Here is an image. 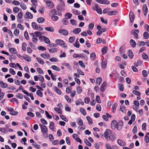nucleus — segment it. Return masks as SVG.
<instances>
[{
    "instance_id": "1",
    "label": "nucleus",
    "mask_w": 149,
    "mask_h": 149,
    "mask_svg": "<svg viewBox=\"0 0 149 149\" xmlns=\"http://www.w3.org/2000/svg\"><path fill=\"white\" fill-rule=\"evenodd\" d=\"M104 137L108 141L110 140L112 141H114L116 139V135L114 134H111V131L109 130H107L104 133Z\"/></svg>"
},
{
    "instance_id": "2",
    "label": "nucleus",
    "mask_w": 149,
    "mask_h": 149,
    "mask_svg": "<svg viewBox=\"0 0 149 149\" xmlns=\"http://www.w3.org/2000/svg\"><path fill=\"white\" fill-rule=\"evenodd\" d=\"M60 2L61 4H59L56 7L57 8V9L61 11H64L65 10V3L62 0H60Z\"/></svg>"
},
{
    "instance_id": "3",
    "label": "nucleus",
    "mask_w": 149,
    "mask_h": 149,
    "mask_svg": "<svg viewBox=\"0 0 149 149\" xmlns=\"http://www.w3.org/2000/svg\"><path fill=\"white\" fill-rule=\"evenodd\" d=\"M56 43L58 45L61 46L63 45L64 47L66 48L67 45H65L63 41L60 39H57L55 41Z\"/></svg>"
},
{
    "instance_id": "4",
    "label": "nucleus",
    "mask_w": 149,
    "mask_h": 149,
    "mask_svg": "<svg viewBox=\"0 0 149 149\" xmlns=\"http://www.w3.org/2000/svg\"><path fill=\"white\" fill-rule=\"evenodd\" d=\"M41 131L43 134H47L48 132L46 126L44 125H40Z\"/></svg>"
},
{
    "instance_id": "5",
    "label": "nucleus",
    "mask_w": 149,
    "mask_h": 149,
    "mask_svg": "<svg viewBox=\"0 0 149 149\" xmlns=\"http://www.w3.org/2000/svg\"><path fill=\"white\" fill-rule=\"evenodd\" d=\"M58 32L64 36L67 35L68 33V31L65 29H60L58 31Z\"/></svg>"
},
{
    "instance_id": "6",
    "label": "nucleus",
    "mask_w": 149,
    "mask_h": 149,
    "mask_svg": "<svg viewBox=\"0 0 149 149\" xmlns=\"http://www.w3.org/2000/svg\"><path fill=\"white\" fill-rule=\"evenodd\" d=\"M118 123L115 120H113L111 123V126L113 129H115Z\"/></svg>"
},
{
    "instance_id": "7",
    "label": "nucleus",
    "mask_w": 149,
    "mask_h": 149,
    "mask_svg": "<svg viewBox=\"0 0 149 149\" xmlns=\"http://www.w3.org/2000/svg\"><path fill=\"white\" fill-rule=\"evenodd\" d=\"M107 29L104 28H102L101 30H98L96 32V34L97 36H100L102 33L107 31Z\"/></svg>"
},
{
    "instance_id": "8",
    "label": "nucleus",
    "mask_w": 149,
    "mask_h": 149,
    "mask_svg": "<svg viewBox=\"0 0 149 149\" xmlns=\"http://www.w3.org/2000/svg\"><path fill=\"white\" fill-rule=\"evenodd\" d=\"M129 18L130 22H132L134 21V13L132 11H130V12Z\"/></svg>"
},
{
    "instance_id": "9",
    "label": "nucleus",
    "mask_w": 149,
    "mask_h": 149,
    "mask_svg": "<svg viewBox=\"0 0 149 149\" xmlns=\"http://www.w3.org/2000/svg\"><path fill=\"white\" fill-rule=\"evenodd\" d=\"M107 85V82L106 81H104L103 83L101 85V87L100 89L101 91L103 92L106 89V88Z\"/></svg>"
},
{
    "instance_id": "10",
    "label": "nucleus",
    "mask_w": 149,
    "mask_h": 149,
    "mask_svg": "<svg viewBox=\"0 0 149 149\" xmlns=\"http://www.w3.org/2000/svg\"><path fill=\"white\" fill-rule=\"evenodd\" d=\"M143 10L144 15L146 16L147 14L148 11L147 7L146 4H144L143 5Z\"/></svg>"
},
{
    "instance_id": "11",
    "label": "nucleus",
    "mask_w": 149,
    "mask_h": 149,
    "mask_svg": "<svg viewBox=\"0 0 149 149\" xmlns=\"http://www.w3.org/2000/svg\"><path fill=\"white\" fill-rule=\"evenodd\" d=\"M23 59L28 62H30L31 61V58L29 56L26 54L24 55Z\"/></svg>"
},
{
    "instance_id": "12",
    "label": "nucleus",
    "mask_w": 149,
    "mask_h": 149,
    "mask_svg": "<svg viewBox=\"0 0 149 149\" xmlns=\"http://www.w3.org/2000/svg\"><path fill=\"white\" fill-rule=\"evenodd\" d=\"M40 56L42 58L45 59H48L50 58V56L49 54H40Z\"/></svg>"
},
{
    "instance_id": "13",
    "label": "nucleus",
    "mask_w": 149,
    "mask_h": 149,
    "mask_svg": "<svg viewBox=\"0 0 149 149\" xmlns=\"http://www.w3.org/2000/svg\"><path fill=\"white\" fill-rule=\"evenodd\" d=\"M9 51L12 54H16L17 53V51L14 48H10L8 49Z\"/></svg>"
},
{
    "instance_id": "14",
    "label": "nucleus",
    "mask_w": 149,
    "mask_h": 149,
    "mask_svg": "<svg viewBox=\"0 0 149 149\" xmlns=\"http://www.w3.org/2000/svg\"><path fill=\"white\" fill-rule=\"evenodd\" d=\"M117 143L120 146H124L126 145V143L120 139L117 140Z\"/></svg>"
},
{
    "instance_id": "15",
    "label": "nucleus",
    "mask_w": 149,
    "mask_h": 149,
    "mask_svg": "<svg viewBox=\"0 0 149 149\" xmlns=\"http://www.w3.org/2000/svg\"><path fill=\"white\" fill-rule=\"evenodd\" d=\"M131 46L133 48L135 47L136 46V42L132 39H131L130 41Z\"/></svg>"
},
{
    "instance_id": "16",
    "label": "nucleus",
    "mask_w": 149,
    "mask_h": 149,
    "mask_svg": "<svg viewBox=\"0 0 149 149\" xmlns=\"http://www.w3.org/2000/svg\"><path fill=\"white\" fill-rule=\"evenodd\" d=\"M53 89L57 94L60 95L62 93L61 91L56 87L54 86Z\"/></svg>"
},
{
    "instance_id": "17",
    "label": "nucleus",
    "mask_w": 149,
    "mask_h": 149,
    "mask_svg": "<svg viewBox=\"0 0 149 149\" xmlns=\"http://www.w3.org/2000/svg\"><path fill=\"white\" fill-rule=\"evenodd\" d=\"M8 86V84L3 81L0 82V86L2 88H5Z\"/></svg>"
},
{
    "instance_id": "18",
    "label": "nucleus",
    "mask_w": 149,
    "mask_h": 149,
    "mask_svg": "<svg viewBox=\"0 0 149 149\" xmlns=\"http://www.w3.org/2000/svg\"><path fill=\"white\" fill-rule=\"evenodd\" d=\"M26 15L27 17L26 18H28V19H31L33 17V15L30 13L29 12H27L26 13Z\"/></svg>"
},
{
    "instance_id": "19",
    "label": "nucleus",
    "mask_w": 149,
    "mask_h": 149,
    "mask_svg": "<svg viewBox=\"0 0 149 149\" xmlns=\"http://www.w3.org/2000/svg\"><path fill=\"white\" fill-rule=\"evenodd\" d=\"M107 62L106 59H104L102 61L101 65L103 68H105L107 66Z\"/></svg>"
},
{
    "instance_id": "20",
    "label": "nucleus",
    "mask_w": 149,
    "mask_h": 149,
    "mask_svg": "<svg viewBox=\"0 0 149 149\" xmlns=\"http://www.w3.org/2000/svg\"><path fill=\"white\" fill-rule=\"evenodd\" d=\"M118 13V12L117 10H113L110 11L108 13L109 15H115Z\"/></svg>"
},
{
    "instance_id": "21",
    "label": "nucleus",
    "mask_w": 149,
    "mask_h": 149,
    "mask_svg": "<svg viewBox=\"0 0 149 149\" xmlns=\"http://www.w3.org/2000/svg\"><path fill=\"white\" fill-rule=\"evenodd\" d=\"M102 81V79L101 77L98 78L96 81V84L98 85H100Z\"/></svg>"
},
{
    "instance_id": "22",
    "label": "nucleus",
    "mask_w": 149,
    "mask_h": 149,
    "mask_svg": "<svg viewBox=\"0 0 149 149\" xmlns=\"http://www.w3.org/2000/svg\"><path fill=\"white\" fill-rule=\"evenodd\" d=\"M46 5L49 8H52L54 7V4L51 1H49V2L47 4H46Z\"/></svg>"
},
{
    "instance_id": "23",
    "label": "nucleus",
    "mask_w": 149,
    "mask_h": 149,
    "mask_svg": "<svg viewBox=\"0 0 149 149\" xmlns=\"http://www.w3.org/2000/svg\"><path fill=\"white\" fill-rule=\"evenodd\" d=\"M45 29L47 31L52 32H53L54 31V29L51 26L46 27L45 28Z\"/></svg>"
},
{
    "instance_id": "24",
    "label": "nucleus",
    "mask_w": 149,
    "mask_h": 149,
    "mask_svg": "<svg viewBox=\"0 0 149 149\" xmlns=\"http://www.w3.org/2000/svg\"><path fill=\"white\" fill-rule=\"evenodd\" d=\"M31 26L34 29H38V26L37 23L35 22H32L31 24Z\"/></svg>"
},
{
    "instance_id": "25",
    "label": "nucleus",
    "mask_w": 149,
    "mask_h": 149,
    "mask_svg": "<svg viewBox=\"0 0 149 149\" xmlns=\"http://www.w3.org/2000/svg\"><path fill=\"white\" fill-rule=\"evenodd\" d=\"M81 31V29L80 28H77L73 30V32L75 34H77L80 32Z\"/></svg>"
},
{
    "instance_id": "26",
    "label": "nucleus",
    "mask_w": 149,
    "mask_h": 149,
    "mask_svg": "<svg viewBox=\"0 0 149 149\" xmlns=\"http://www.w3.org/2000/svg\"><path fill=\"white\" fill-rule=\"evenodd\" d=\"M139 31L137 29H135L134 30H132L131 32V34L133 35H138V34L139 33Z\"/></svg>"
},
{
    "instance_id": "27",
    "label": "nucleus",
    "mask_w": 149,
    "mask_h": 149,
    "mask_svg": "<svg viewBox=\"0 0 149 149\" xmlns=\"http://www.w3.org/2000/svg\"><path fill=\"white\" fill-rule=\"evenodd\" d=\"M128 55L131 59L133 57V54L131 50H129L128 51Z\"/></svg>"
},
{
    "instance_id": "28",
    "label": "nucleus",
    "mask_w": 149,
    "mask_h": 149,
    "mask_svg": "<svg viewBox=\"0 0 149 149\" xmlns=\"http://www.w3.org/2000/svg\"><path fill=\"white\" fill-rule=\"evenodd\" d=\"M107 50V47H103L102 49V54L103 55L106 53Z\"/></svg>"
},
{
    "instance_id": "29",
    "label": "nucleus",
    "mask_w": 149,
    "mask_h": 149,
    "mask_svg": "<svg viewBox=\"0 0 149 149\" xmlns=\"http://www.w3.org/2000/svg\"><path fill=\"white\" fill-rule=\"evenodd\" d=\"M36 59L38 63L42 65H43L44 64V61L41 58L36 57Z\"/></svg>"
},
{
    "instance_id": "30",
    "label": "nucleus",
    "mask_w": 149,
    "mask_h": 149,
    "mask_svg": "<svg viewBox=\"0 0 149 149\" xmlns=\"http://www.w3.org/2000/svg\"><path fill=\"white\" fill-rule=\"evenodd\" d=\"M44 38V41L47 44H49L50 43V41L48 38L45 36L43 37Z\"/></svg>"
},
{
    "instance_id": "31",
    "label": "nucleus",
    "mask_w": 149,
    "mask_h": 149,
    "mask_svg": "<svg viewBox=\"0 0 149 149\" xmlns=\"http://www.w3.org/2000/svg\"><path fill=\"white\" fill-rule=\"evenodd\" d=\"M50 14L51 15H56V10L55 9H53L50 11Z\"/></svg>"
},
{
    "instance_id": "32",
    "label": "nucleus",
    "mask_w": 149,
    "mask_h": 149,
    "mask_svg": "<svg viewBox=\"0 0 149 149\" xmlns=\"http://www.w3.org/2000/svg\"><path fill=\"white\" fill-rule=\"evenodd\" d=\"M44 19L42 17H40L38 18L37 19V22L39 23H42L44 22Z\"/></svg>"
},
{
    "instance_id": "33",
    "label": "nucleus",
    "mask_w": 149,
    "mask_h": 149,
    "mask_svg": "<svg viewBox=\"0 0 149 149\" xmlns=\"http://www.w3.org/2000/svg\"><path fill=\"white\" fill-rule=\"evenodd\" d=\"M149 132L147 133L145 137V139L146 143L149 142Z\"/></svg>"
},
{
    "instance_id": "34",
    "label": "nucleus",
    "mask_w": 149,
    "mask_h": 149,
    "mask_svg": "<svg viewBox=\"0 0 149 149\" xmlns=\"http://www.w3.org/2000/svg\"><path fill=\"white\" fill-rule=\"evenodd\" d=\"M143 38L145 39H147L149 38V34L147 32H145L143 34Z\"/></svg>"
},
{
    "instance_id": "35",
    "label": "nucleus",
    "mask_w": 149,
    "mask_h": 149,
    "mask_svg": "<svg viewBox=\"0 0 149 149\" xmlns=\"http://www.w3.org/2000/svg\"><path fill=\"white\" fill-rule=\"evenodd\" d=\"M77 123L80 126H82L83 125L82 120L80 118H78L77 119Z\"/></svg>"
},
{
    "instance_id": "36",
    "label": "nucleus",
    "mask_w": 149,
    "mask_h": 149,
    "mask_svg": "<svg viewBox=\"0 0 149 149\" xmlns=\"http://www.w3.org/2000/svg\"><path fill=\"white\" fill-rule=\"evenodd\" d=\"M117 104L116 103H115L114 104L112 105V111L114 112L115 111L116 108L117 106Z\"/></svg>"
},
{
    "instance_id": "37",
    "label": "nucleus",
    "mask_w": 149,
    "mask_h": 149,
    "mask_svg": "<svg viewBox=\"0 0 149 149\" xmlns=\"http://www.w3.org/2000/svg\"><path fill=\"white\" fill-rule=\"evenodd\" d=\"M62 22L63 24L67 25L68 23L69 22L67 20V18H65L62 19Z\"/></svg>"
},
{
    "instance_id": "38",
    "label": "nucleus",
    "mask_w": 149,
    "mask_h": 149,
    "mask_svg": "<svg viewBox=\"0 0 149 149\" xmlns=\"http://www.w3.org/2000/svg\"><path fill=\"white\" fill-rule=\"evenodd\" d=\"M51 67L54 70H55L58 71H60V68L56 65H53Z\"/></svg>"
},
{
    "instance_id": "39",
    "label": "nucleus",
    "mask_w": 149,
    "mask_h": 149,
    "mask_svg": "<svg viewBox=\"0 0 149 149\" xmlns=\"http://www.w3.org/2000/svg\"><path fill=\"white\" fill-rule=\"evenodd\" d=\"M84 141L87 146H91V143L86 139H84Z\"/></svg>"
},
{
    "instance_id": "40",
    "label": "nucleus",
    "mask_w": 149,
    "mask_h": 149,
    "mask_svg": "<svg viewBox=\"0 0 149 149\" xmlns=\"http://www.w3.org/2000/svg\"><path fill=\"white\" fill-rule=\"evenodd\" d=\"M36 94L40 97H42L43 96L42 93L40 90H38L36 91Z\"/></svg>"
},
{
    "instance_id": "41",
    "label": "nucleus",
    "mask_w": 149,
    "mask_h": 149,
    "mask_svg": "<svg viewBox=\"0 0 149 149\" xmlns=\"http://www.w3.org/2000/svg\"><path fill=\"white\" fill-rule=\"evenodd\" d=\"M19 10V8L17 6L14 7L13 9V12L15 13H18Z\"/></svg>"
},
{
    "instance_id": "42",
    "label": "nucleus",
    "mask_w": 149,
    "mask_h": 149,
    "mask_svg": "<svg viewBox=\"0 0 149 149\" xmlns=\"http://www.w3.org/2000/svg\"><path fill=\"white\" fill-rule=\"evenodd\" d=\"M141 64V61L139 60H138L137 62H135L134 63V65L137 67H138V66H140Z\"/></svg>"
},
{
    "instance_id": "43",
    "label": "nucleus",
    "mask_w": 149,
    "mask_h": 149,
    "mask_svg": "<svg viewBox=\"0 0 149 149\" xmlns=\"http://www.w3.org/2000/svg\"><path fill=\"white\" fill-rule=\"evenodd\" d=\"M75 37L74 36L70 37L69 39V41L70 42L73 43L74 41Z\"/></svg>"
},
{
    "instance_id": "44",
    "label": "nucleus",
    "mask_w": 149,
    "mask_h": 149,
    "mask_svg": "<svg viewBox=\"0 0 149 149\" xmlns=\"http://www.w3.org/2000/svg\"><path fill=\"white\" fill-rule=\"evenodd\" d=\"M90 57L93 59V60H95L96 58V56L94 52H92L90 54Z\"/></svg>"
},
{
    "instance_id": "45",
    "label": "nucleus",
    "mask_w": 149,
    "mask_h": 149,
    "mask_svg": "<svg viewBox=\"0 0 149 149\" xmlns=\"http://www.w3.org/2000/svg\"><path fill=\"white\" fill-rule=\"evenodd\" d=\"M125 107L124 106L121 105L120 107V109L121 111L123 113H126V111L125 110Z\"/></svg>"
},
{
    "instance_id": "46",
    "label": "nucleus",
    "mask_w": 149,
    "mask_h": 149,
    "mask_svg": "<svg viewBox=\"0 0 149 149\" xmlns=\"http://www.w3.org/2000/svg\"><path fill=\"white\" fill-rule=\"evenodd\" d=\"M49 60L52 62H57L58 61V59L55 57H52L50 58Z\"/></svg>"
},
{
    "instance_id": "47",
    "label": "nucleus",
    "mask_w": 149,
    "mask_h": 149,
    "mask_svg": "<svg viewBox=\"0 0 149 149\" xmlns=\"http://www.w3.org/2000/svg\"><path fill=\"white\" fill-rule=\"evenodd\" d=\"M52 19L54 21H56L58 19V16L53 15L51 17Z\"/></svg>"
},
{
    "instance_id": "48",
    "label": "nucleus",
    "mask_w": 149,
    "mask_h": 149,
    "mask_svg": "<svg viewBox=\"0 0 149 149\" xmlns=\"http://www.w3.org/2000/svg\"><path fill=\"white\" fill-rule=\"evenodd\" d=\"M77 92L79 94L82 92V90L81 88L79 86L77 87Z\"/></svg>"
},
{
    "instance_id": "49",
    "label": "nucleus",
    "mask_w": 149,
    "mask_h": 149,
    "mask_svg": "<svg viewBox=\"0 0 149 149\" xmlns=\"http://www.w3.org/2000/svg\"><path fill=\"white\" fill-rule=\"evenodd\" d=\"M54 124L53 122H52L50 123L49 125V128L50 129L52 130L54 129Z\"/></svg>"
},
{
    "instance_id": "50",
    "label": "nucleus",
    "mask_w": 149,
    "mask_h": 149,
    "mask_svg": "<svg viewBox=\"0 0 149 149\" xmlns=\"http://www.w3.org/2000/svg\"><path fill=\"white\" fill-rule=\"evenodd\" d=\"M80 110L81 112L83 115H85L86 114V112L84 108H81L80 109Z\"/></svg>"
},
{
    "instance_id": "51",
    "label": "nucleus",
    "mask_w": 149,
    "mask_h": 149,
    "mask_svg": "<svg viewBox=\"0 0 149 149\" xmlns=\"http://www.w3.org/2000/svg\"><path fill=\"white\" fill-rule=\"evenodd\" d=\"M70 22L71 24L73 25L76 26L77 24L76 21L74 19H70Z\"/></svg>"
},
{
    "instance_id": "52",
    "label": "nucleus",
    "mask_w": 149,
    "mask_h": 149,
    "mask_svg": "<svg viewBox=\"0 0 149 149\" xmlns=\"http://www.w3.org/2000/svg\"><path fill=\"white\" fill-rule=\"evenodd\" d=\"M26 43L24 42L22 45V50L24 51H25L26 50Z\"/></svg>"
},
{
    "instance_id": "53",
    "label": "nucleus",
    "mask_w": 149,
    "mask_h": 149,
    "mask_svg": "<svg viewBox=\"0 0 149 149\" xmlns=\"http://www.w3.org/2000/svg\"><path fill=\"white\" fill-rule=\"evenodd\" d=\"M24 36L25 38L27 40H29V39L28 33L26 31H25L24 32Z\"/></svg>"
},
{
    "instance_id": "54",
    "label": "nucleus",
    "mask_w": 149,
    "mask_h": 149,
    "mask_svg": "<svg viewBox=\"0 0 149 149\" xmlns=\"http://www.w3.org/2000/svg\"><path fill=\"white\" fill-rule=\"evenodd\" d=\"M73 45L74 47L77 48H79V42L77 40L75 41V43L73 44Z\"/></svg>"
},
{
    "instance_id": "55",
    "label": "nucleus",
    "mask_w": 149,
    "mask_h": 149,
    "mask_svg": "<svg viewBox=\"0 0 149 149\" xmlns=\"http://www.w3.org/2000/svg\"><path fill=\"white\" fill-rule=\"evenodd\" d=\"M118 88L120 91H123L124 87L123 84H119Z\"/></svg>"
},
{
    "instance_id": "56",
    "label": "nucleus",
    "mask_w": 149,
    "mask_h": 149,
    "mask_svg": "<svg viewBox=\"0 0 149 149\" xmlns=\"http://www.w3.org/2000/svg\"><path fill=\"white\" fill-rule=\"evenodd\" d=\"M35 34L37 37H40L42 35V33L39 31H36L34 33Z\"/></svg>"
},
{
    "instance_id": "57",
    "label": "nucleus",
    "mask_w": 149,
    "mask_h": 149,
    "mask_svg": "<svg viewBox=\"0 0 149 149\" xmlns=\"http://www.w3.org/2000/svg\"><path fill=\"white\" fill-rule=\"evenodd\" d=\"M65 17H66L67 16V18L68 19L70 18L72 16V15L69 13H66L65 15Z\"/></svg>"
},
{
    "instance_id": "58",
    "label": "nucleus",
    "mask_w": 149,
    "mask_h": 149,
    "mask_svg": "<svg viewBox=\"0 0 149 149\" xmlns=\"http://www.w3.org/2000/svg\"><path fill=\"white\" fill-rule=\"evenodd\" d=\"M60 116L61 119L65 122L68 121V119L64 116L62 115H60Z\"/></svg>"
},
{
    "instance_id": "59",
    "label": "nucleus",
    "mask_w": 149,
    "mask_h": 149,
    "mask_svg": "<svg viewBox=\"0 0 149 149\" xmlns=\"http://www.w3.org/2000/svg\"><path fill=\"white\" fill-rule=\"evenodd\" d=\"M94 26V24L93 23H91L89 25L88 28L90 30L93 29Z\"/></svg>"
},
{
    "instance_id": "60",
    "label": "nucleus",
    "mask_w": 149,
    "mask_h": 149,
    "mask_svg": "<svg viewBox=\"0 0 149 149\" xmlns=\"http://www.w3.org/2000/svg\"><path fill=\"white\" fill-rule=\"evenodd\" d=\"M54 110L58 112V113L59 114H61L62 113V111L60 109L58 108H54Z\"/></svg>"
},
{
    "instance_id": "61",
    "label": "nucleus",
    "mask_w": 149,
    "mask_h": 149,
    "mask_svg": "<svg viewBox=\"0 0 149 149\" xmlns=\"http://www.w3.org/2000/svg\"><path fill=\"white\" fill-rule=\"evenodd\" d=\"M132 92L134 94L138 96H140L141 95L139 92L136 90L133 91Z\"/></svg>"
},
{
    "instance_id": "62",
    "label": "nucleus",
    "mask_w": 149,
    "mask_h": 149,
    "mask_svg": "<svg viewBox=\"0 0 149 149\" xmlns=\"http://www.w3.org/2000/svg\"><path fill=\"white\" fill-rule=\"evenodd\" d=\"M38 49L39 50L41 51H44L46 49V48L45 47L42 46L38 47Z\"/></svg>"
},
{
    "instance_id": "63",
    "label": "nucleus",
    "mask_w": 149,
    "mask_h": 149,
    "mask_svg": "<svg viewBox=\"0 0 149 149\" xmlns=\"http://www.w3.org/2000/svg\"><path fill=\"white\" fill-rule=\"evenodd\" d=\"M19 30L18 29H15L14 32V34L15 36H18L19 34Z\"/></svg>"
},
{
    "instance_id": "64",
    "label": "nucleus",
    "mask_w": 149,
    "mask_h": 149,
    "mask_svg": "<svg viewBox=\"0 0 149 149\" xmlns=\"http://www.w3.org/2000/svg\"><path fill=\"white\" fill-rule=\"evenodd\" d=\"M12 3L16 6H18L20 4L19 2L18 1L16 0H13V1Z\"/></svg>"
}]
</instances>
